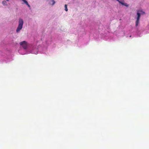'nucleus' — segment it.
I'll list each match as a JSON object with an SVG mask.
<instances>
[{
	"label": "nucleus",
	"mask_w": 149,
	"mask_h": 149,
	"mask_svg": "<svg viewBox=\"0 0 149 149\" xmlns=\"http://www.w3.org/2000/svg\"><path fill=\"white\" fill-rule=\"evenodd\" d=\"M23 24V21L22 19H19V24L17 28L16 29V31L17 32H19L22 29Z\"/></svg>",
	"instance_id": "1"
},
{
	"label": "nucleus",
	"mask_w": 149,
	"mask_h": 149,
	"mask_svg": "<svg viewBox=\"0 0 149 149\" xmlns=\"http://www.w3.org/2000/svg\"><path fill=\"white\" fill-rule=\"evenodd\" d=\"M142 12L141 11H138L137 12V17L136 18V21L135 23V25L136 26H137L138 25L139 22L140 18L141 16V14L139 13V12Z\"/></svg>",
	"instance_id": "2"
},
{
	"label": "nucleus",
	"mask_w": 149,
	"mask_h": 149,
	"mask_svg": "<svg viewBox=\"0 0 149 149\" xmlns=\"http://www.w3.org/2000/svg\"><path fill=\"white\" fill-rule=\"evenodd\" d=\"M20 45L22 46L23 48L26 49L27 47V42L26 41H24L20 43Z\"/></svg>",
	"instance_id": "3"
},
{
	"label": "nucleus",
	"mask_w": 149,
	"mask_h": 149,
	"mask_svg": "<svg viewBox=\"0 0 149 149\" xmlns=\"http://www.w3.org/2000/svg\"><path fill=\"white\" fill-rule=\"evenodd\" d=\"M2 4L4 6H7V4L6 1H3L2 2Z\"/></svg>",
	"instance_id": "4"
},
{
	"label": "nucleus",
	"mask_w": 149,
	"mask_h": 149,
	"mask_svg": "<svg viewBox=\"0 0 149 149\" xmlns=\"http://www.w3.org/2000/svg\"><path fill=\"white\" fill-rule=\"evenodd\" d=\"M120 3L122 4L123 5H124L125 6H128V5L127 3H122V2H121Z\"/></svg>",
	"instance_id": "5"
},
{
	"label": "nucleus",
	"mask_w": 149,
	"mask_h": 149,
	"mask_svg": "<svg viewBox=\"0 0 149 149\" xmlns=\"http://www.w3.org/2000/svg\"><path fill=\"white\" fill-rule=\"evenodd\" d=\"M65 10L67 11L68 10V9L67 8V5L66 4H65Z\"/></svg>",
	"instance_id": "6"
},
{
	"label": "nucleus",
	"mask_w": 149,
	"mask_h": 149,
	"mask_svg": "<svg viewBox=\"0 0 149 149\" xmlns=\"http://www.w3.org/2000/svg\"><path fill=\"white\" fill-rule=\"evenodd\" d=\"M25 3L29 7H30V6L29 5V4L28 3V2H27V1L26 3Z\"/></svg>",
	"instance_id": "7"
},
{
	"label": "nucleus",
	"mask_w": 149,
	"mask_h": 149,
	"mask_svg": "<svg viewBox=\"0 0 149 149\" xmlns=\"http://www.w3.org/2000/svg\"><path fill=\"white\" fill-rule=\"evenodd\" d=\"M52 1L53 2V3L52 4V5H54V4L55 3V2L54 0H52Z\"/></svg>",
	"instance_id": "8"
},
{
	"label": "nucleus",
	"mask_w": 149,
	"mask_h": 149,
	"mask_svg": "<svg viewBox=\"0 0 149 149\" xmlns=\"http://www.w3.org/2000/svg\"><path fill=\"white\" fill-rule=\"evenodd\" d=\"M25 3L27 1L26 0H22Z\"/></svg>",
	"instance_id": "9"
},
{
	"label": "nucleus",
	"mask_w": 149,
	"mask_h": 149,
	"mask_svg": "<svg viewBox=\"0 0 149 149\" xmlns=\"http://www.w3.org/2000/svg\"><path fill=\"white\" fill-rule=\"evenodd\" d=\"M6 0V1H9V0Z\"/></svg>",
	"instance_id": "10"
}]
</instances>
